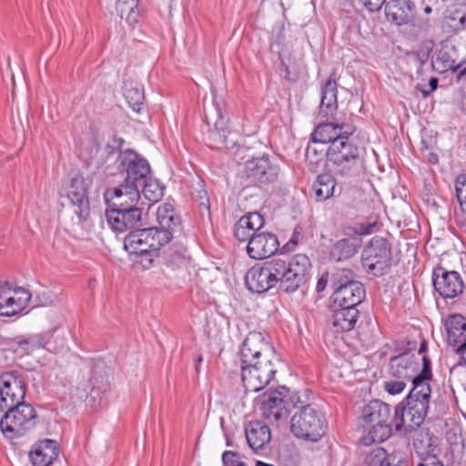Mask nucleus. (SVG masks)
<instances>
[{
	"label": "nucleus",
	"instance_id": "1",
	"mask_svg": "<svg viewBox=\"0 0 466 466\" xmlns=\"http://www.w3.org/2000/svg\"><path fill=\"white\" fill-rule=\"evenodd\" d=\"M310 268V260L305 254H297L289 260L273 258L251 267L245 282L247 288L256 293L275 288L294 293L308 281Z\"/></svg>",
	"mask_w": 466,
	"mask_h": 466
},
{
	"label": "nucleus",
	"instance_id": "2",
	"mask_svg": "<svg viewBox=\"0 0 466 466\" xmlns=\"http://www.w3.org/2000/svg\"><path fill=\"white\" fill-rule=\"evenodd\" d=\"M171 238V232L163 228H138L126 236L124 246L130 254L140 258L139 263L144 268H148L158 257L159 249L167 244Z\"/></svg>",
	"mask_w": 466,
	"mask_h": 466
},
{
	"label": "nucleus",
	"instance_id": "3",
	"mask_svg": "<svg viewBox=\"0 0 466 466\" xmlns=\"http://www.w3.org/2000/svg\"><path fill=\"white\" fill-rule=\"evenodd\" d=\"M355 131L353 127L344 130L343 137H339L328 148V159L331 163L335 175L343 177H357L361 167V148L351 137Z\"/></svg>",
	"mask_w": 466,
	"mask_h": 466
},
{
	"label": "nucleus",
	"instance_id": "4",
	"mask_svg": "<svg viewBox=\"0 0 466 466\" xmlns=\"http://www.w3.org/2000/svg\"><path fill=\"white\" fill-rule=\"evenodd\" d=\"M299 409L290 419V431L299 439L318 441L326 432L324 414L309 404H299Z\"/></svg>",
	"mask_w": 466,
	"mask_h": 466
},
{
	"label": "nucleus",
	"instance_id": "5",
	"mask_svg": "<svg viewBox=\"0 0 466 466\" xmlns=\"http://www.w3.org/2000/svg\"><path fill=\"white\" fill-rule=\"evenodd\" d=\"M5 410L0 420V429L7 439L25 436L35 427L36 411L31 404L23 402L6 407Z\"/></svg>",
	"mask_w": 466,
	"mask_h": 466
},
{
	"label": "nucleus",
	"instance_id": "6",
	"mask_svg": "<svg viewBox=\"0 0 466 466\" xmlns=\"http://www.w3.org/2000/svg\"><path fill=\"white\" fill-rule=\"evenodd\" d=\"M302 403L299 392H290L286 387L270 392L261 404V413L271 423L286 422L291 409Z\"/></svg>",
	"mask_w": 466,
	"mask_h": 466
},
{
	"label": "nucleus",
	"instance_id": "7",
	"mask_svg": "<svg viewBox=\"0 0 466 466\" xmlns=\"http://www.w3.org/2000/svg\"><path fill=\"white\" fill-rule=\"evenodd\" d=\"M391 248L382 237H373L361 252V263L369 274L382 276L391 265Z\"/></svg>",
	"mask_w": 466,
	"mask_h": 466
},
{
	"label": "nucleus",
	"instance_id": "8",
	"mask_svg": "<svg viewBox=\"0 0 466 466\" xmlns=\"http://www.w3.org/2000/svg\"><path fill=\"white\" fill-rule=\"evenodd\" d=\"M422 368L416 360L414 356L408 353L391 358L390 363V373L393 378L400 379L405 381H411L412 387L415 382H425L431 380L432 374L431 370V360L426 357H422Z\"/></svg>",
	"mask_w": 466,
	"mask_h": 466
},
{
	"label": "nucleus",
	"instance_id": "9",
	"mask_svg": "<svg viewBox=\"0 0 466 466\" xmlns=\"http://www.w3.org/2000/svg\"><path fill=\"white\" fill-rule=\"evenodd\" d=\"M274 360H277V355L241 365V380L246 391L258 392L272 380L277 371Z\"/></svg>",
	"mask_w": 466,
	"mask_h": 466
},
{
	"label": "nucleus",
	"instance_id": "10",
	"mask_svg": "<svg viewBox=\"0 0 466 466\" xmlns=\"http://www.w3.org/2000/svg\"><path fill=\"white\" fill-rule=\"evenodd\" d=\"M25 379L18 370L3 372L0 375V410L25 402Z\"/></svg>",
	"mask_w": 466,
	"mask_h": 466
},
{
	"label": "nucleus",
	"instance_id": "11",
	"mask_svg": "<svg viewBox=\"0 0 466 466\" xmlns=\"http://www.w3.org/2000/svg\"><path fill=\"white\" fill-rule=\"evenodd\" d=\"M239 354L242 365L268 357H275L276 352L262 332L251 331L243 341Z\"/></svg>",
	"mask_w": 466,
	"mask_h": 466
},
{
	"label": "nucleus",
	"instance_id": "12",
	"mask_svg": "<svg viewBox=\"0 0 466 466\" xmlns=\"http://www.w3.org/2000/svg\"><path fill=\"white\" fill-rule=\"evenodd\" d=\"M31 293L21 287L12 289L8 282L0 285V316L13 317L24 310L31 299Z\"/></svg>",
	"mask_w": 466,
	"mask_h": 466
},
{
	"label": "nucleus",
	"instance_id": "13",
	"mask_svg": "<svg viewBox=\"0 0 466 466\" xmlns=\"http://www.w3.org/2000/svg\"><path fill=\"white\" fill-rule=\"evenodd\" d=\"M432 283L435 291L443 299H454L462 294L465 288L461 274L454 270H447L442 267L434 268Z\"/></svg>",
	"mask_w": 466,
	"mask_h": 466
},
{
	"label": "nucleus",
	"instance_id": "14",
	"mask_svg": "<svg viewBox=\"0 0 466 466\" xmlns=\"http://www.w3.org/2000/svg\"><path fill=\"white\" fill-rule=\"evenodd\" d=\"M143 208L138 205L119 209H106V219L108 227L116 232L142 226Z\"/></svg>",
	"mask_w": 466,
	"mask_h": 466
},
{
	"label": "nucleus",
	"instance_id": "15",
	"mask_svg": "<svg viewBox=\"0 0 466 466\" xmlns=\"http://www.w3.org/2000/svg\"><path fill=\"white\" fill-rule=\"evenodd\" d=\"M247 177L258 185H267L277 181L279 174L278 165L272 163L268 157L252 158L245 163Z\"/></svg>",
	"mask_w": 466,
	"mask_h": 466
},
{
	"label": "nucleus",
	"instance_id": "16",
	"mask_svg": "<svg viewBox=\"0 0 466 466\" xmlns=\"http://www.w3.org/2000/svg\"><path fill=\"white\" fill-rule=\"evenodd\" d=\"M104 198L109 209L136 207L140 203L138 185L125 181L118 187L107 188L104 193Z\"/></svg>",
	"mask_w": 466,
	"mask_h": 466
},
{
	"label": "nucleus",
	"instance_id": "17",
	"mask_svg": "<svg viewBox=\"0 0 466 466\" xmlns=\"http://www.w3.org/2000/svg\"><path fill=\"white\" fill-rule=\"evenodd\" d=\"M366 295L363 285L356 280H339V285L332 295V308H356Z\"/></svg>",
	"mask_w": 466,
	"mask_h": 466
},
{
	"label": "nucleus",
	"instance_id": "18",
	"mask_svg": "<svg viewBox=\"0 0 466 466\" xmlns=\"http://www.w3.org/2000/svg\"><path fill=\"white\" fill-rule=\"evenodd\" d=\"M430 381L425 382L417 381L414 387L410 390L408 396L402 401L403 404L409 408L413 413V420L419 421V419L424 421L428 410L431 389Z\"/></svg>",
	"mask_w": 466,
	"mask_h": 466
},
{
	"label": "nucleus",
	"instance_id": "19",
	"mask_svg": "<svg viewBox=\"0 0 466 466\" xmlns=\"http://www.w3.org/2000/svg\"><path fill=\"white\" fill-rule=\"evenodd\" d=\"M120 167L127 173L125 181L133 184H140L150 173V166L147 160L140 157L134 150L127 149L119 155Z\"/></svg>",
	"mask_w": 466,
	"mask_h": 466
},
{
	"label": "nucleus",
	"instance_id": "20",
	"mask_svg": "<svg viewBox=\"0 0 466 466\" xmlns=\"http://www.w3.org/2000/svg\"><path fill=\"white\" fill-rule=\"evenodd\" d=\"M66 196L73 208V212L79 220H86L90 214V203L86 181L82 176L71 178Z\"/></svg>",
	"mask_w": 466,
	"mask_h": 466
},
{
	"label": "nucleus",
	"instance_id": "21",
	"mask_svg": "<svg viewBox=\"0 0 466 466\" xmlns=\"http://www.w3.org/2000/svg\"><path fill=\"white\" fill-rule=\"evenodd\" d=\"M247 253L253 259H263L273 255L279 248L276 235L269 232H255L247 245Z\"/></svg>",
	"mask_w": 466,
	"mask_h": 466
},
{
	"label": "nucleus",
	"instance_id": "22",
	"mask_svg": "<svg viewBox=\"0 0 466 466\" xmlns=\"http://www.w3.org/2000/svg\"><path fill=\"white\" fill-rule=\"evenodd\" d=\"M385 15L391 23L406 25L415 16V5L411 0H390L385 5Z\"/></svg>",
	"mask_w": 466,
	"mask_h": 466
},
{
	"label": "nucleus",
	"instance_id": "23",
	"mask_svg": "<svg viewBox=\"0 0 466 466\" xmlns=\"http://www.w3.org/2000/svg\"><path fill=\"white\" fill-rule=\"evenodd\" d=\"M338 85L334 78L329 77L320 88V105L319 116L327 119L332 117L338 109Z\"/></svg>",
	"mask_w": 466,
	"mask_h": 466
},
{
	"label": "nucleus",
	"instance_id": "24",
	"mask_svg": "<svg viewBox=\"0 0 466 466\" xmlns=\"http://www.w3.org/2000/svg\"><path fill=\"white\" fill-rule=\"evenodd\" d=\"M59 449L56 441L46 439L36 443L30 451V459L35 466H49L58 458Z\"/></svg>",
	"mask_w": 466,
	"mask_h": 466
},
{
	"label": "nucleus",
	"instance_id": "25",
	"mask_svg": "<svg viewBox=\"0 0 466 466\" xmlns=\"http://www.w3.org/2000/svg\"><path fill=\"white\" fill-rule=\"evenodd\" d=\"M246 440L253 451L263 449L271 440L268 426L262 421H250L245 428Z\"/></svg>",
	"mask_w": 466,
	"mask_h": 466
},
{
	"label": "nucleus",
	"instance_id": "26",
	"mask_svg": "<svg viewBox=\"0 0 466 466\" xmlns=\"http://www.w3.org/2000/svg\"><path fill=\"white\" fill-rule=\"evenodd\" d=\"M348 127V125L334 122L319 123L311 134V140L314 143H330L331 145L339 137H343L346 135L344 130Z\"/></svg>",
	"mask_w": 466,
	"mask_h": 466
},
{
	"label": "nucleus",
	"instance_id": "27",
	"mask_svg": "<svg viewBox=\"0 0 466 466\" xmlns=\"http://www.w3.org/2000/svg\"><path fill=\"white\" fill-rule=\"evenodd\" d=\"M361 246L358 238H345L337 240L330 248L329 258L334 261H343L354 257Z\"/></svg>",
	"mask_w": 466,
	"mask_h": 466
},
{
	"label": "nucleus",
	"instance_id": "28",
	"mask_svg": "<svg viewBox=\"0 0 466 466\" xmlns=\"http://www.w3.org/2000/svg\"><path fill=\"white\" fill-rule=\"evenodd\" d=\"M390 408L388 404L373 400L361 410V419L365 425L390 421Z\"/></svg>",
	"mask_w": 466,
	"mask_h": 466
},
{
	"label": "nucleus",
	"instance_id": "29",
	"mask_svg": "<svg viewBox=\"0 0 466 466\" xmlns=\"http://www.w3.org/2000/svg\"><path fill=\"white\" fill-rule=\"evenodd\" d=\"M365 466H404L400 452L388 453L383 448L371 450L365 457Z\"/></svg>",
	"mask_w": 466,
	"mask_h": 466
},
{
	"label": "nucleus",
	"instance_id": "30",
	"mask_svg": "<svg viewBox=\"0 0 466 466\" xmlns=\"http://www.w3.org/2000/svg\"><path fill=\"white\" fill-rule=\"evenodd\" d=\"M333 314L331 322L336 331L351 330L358 319L359 310L357 308L347 309L345 307L332 308Z\"/></svg>",
	"mask_w": 466,
	"mask_h": 466
},
{
	"label": "nucleus",
	"instance_id": "31",
	"mask_svg": "<svg viewBox=\"0 0 466 466\" xmlns=\"http://www.w3.org/2000/svg\"><path fill=\"white\" fill-rule=\"evenodd\" d=\"M412 411L407 408L403 402L398 404L395 408L393 417V424L395 429L399 431L410 432L418 429L423 421L419 419V421L413 420Z\"/></svg>",
	"mask_w": 466,
	"mask_h": 466
},
{
	"label": "nucleus",
	"instance_id": "32",
	"mask_svg": "<svg viewBox=\"0 0 466 466\" xmlns=\"http://www.w3.org/2000/svg\"><path fill=\"white\" fill-rule=\"evenodd\" d=\"M445 329L447 331V341L450 345L456 346L466 338V319L460 314L451 315L445 320Z\"/></svg>",
	"mask_w": 466,
	"mask_h": 466
},
{
	"label": "nucleus",
	"instance_id": "33",
	"mask_svg": "<svg viewBox=\"0 0 466 466\" xmlns=\"http://www.w3.org/2000/svg\"><path fill=\"white\" fill-rule=\"evenodd\" d=\"M335 178L329 174H320L312 185L317 201H324L333 196L335 191Z\"/></svg>",
	"mask_w": 466,
	"mask_h": 466
},
{
	"label": "nucleus",
	"instance_id": "34",
	"mask_svg": "<svg viewBox=\"0 0 466 466\" xmlns=\"http://www.w3.org/2000/svg\"><path fill=\"white\" fill-rule=\"evenodd\" d=\"M116 9L121 19H125L130 25L139 22L141 10L138 0H117Z\"/></svg>",
	"mask_w": 466,
	"mask_h": 466
},
{
	"label": "nucleus",
	"instance_id": "35",
	"mask_svg": "<svg viewBox=\"0 0 466 466\" xmlns=\"http://www.w3.org/2000/svg\"><path fill=\"white\" fill-rule=\"evenodd\" d=\"M368 433L362 437L363 445L369 446L375 442H382L391 435V425L390 422H378L370 424Z\"/></svg>",
	"mask_w": 466,
	"mask_h": 466
},
{
	"label": "nucleus",
	"instance_id": "36",
	"mask_svg": "<svg viewBox=\"0 0 466 466\" xmlns=\"http://www.w3.org/2000/svg\"><path fill=\"white\" fill-rule=\"evenodd\" d=\"M124 96L134 112L140 113L142 111L145 96L143 89L137 84L126 82Z\"/></svg>",
	"mask_w": 466,
	"mask_h": 466
},
{
	"label": "nucleus",
	"instance_id": "37",
	"mask_svg": "<svg viewBox=\"0 0 466 466\" xmlns=\"http://www.w3.org/2000/svg\"><path fill=\"white\" fill-rule=\"evenodd\" d=\"M47 334H35L17 341L16 352L29 354L37 349L44 348L48 343Z\"/></svg>",
	"mask_w": 466,
	"mask_h": 466
},
{
	"label": "nucleus",
	"instance_id": "38",
	"mask_svg": "<svg viewBox=\"0 0 466 466\" xmlns=\"http://www.w3.org/2000/svg\"><path fill=\"white\" fill-rule=\"evenodd\" d=\"M139 186H142L144 197L151 202L158 201L164 194V188L159 183L148 177L145 180H142L140 184H138V187Z\"/></svg>",
	"mask_w": 466,
	"mask_h": 466
},
{
	"label": "nucleus",
	"instance_id": "39",
	"mask_svg": "<svg viewBox=\"0 0 466 466\" xmlns=\"http://www.w3.org/2000/svg\"><path fill=\"white\" fill-rule=\"evenodd\" d=\"M192 198L197 202L199 208L209 210V198L203 180L198 179L190 192Z\"/></svg>",
	"mask_w": 466,
	"mask_h": 466
},
{
	"label": "nucleus",
	"instance_id": "40",
	"mask_svg": "<svg viewBox=\"0 0 466 466\" xmlns=\"http://www.w3.org/2000/svg\"><path fill=\"white\" fill-rule=\"evenodd\" d=\"M240 225L248 227L252 232H258L264 225V218L259 213L251 212L240 218Z\"/></svg>",
	"mask_w": 466,
	"mask_h": 466
},
{
	"label": "nucleus",
	"instance_id": "41",
	"mask_svg": "<svg viewBox=\"0 0 466 466\" xmlns=\"http://www.w3.org/2000/svg\"><path fill=\"white\" fill-rule=\"evenodd\" d=\"M157 216L162 227H170L176 224L177 218L174 217V209L169 204H164L158 207Z\"/></svg>",
	"mask_w": 466,
	"mask_h": 466
},
{
	"label": "nucleus",
	"instance_id": "42",
	"mask_svg": "<svg viewBox=\"0 0 466 466\" xmlns=\"http://www.w3.org/2000/svg\"><path fill=\"white\" fill-rule=\"evenodd\" d=\"M279 74L282 77L289 82H296L299 78V71L295 64L287 63L282 60L281 66L279 68Z\"/></svg>",
	"mask_w": 466,
	"mask_h": 466
},
{
	"label": "nucleus",
	"instance_id": "43",
	"mask_svg": "<svg viewBox=\"0 0 466 466\" xmlns=\"http://www.w3.org/2000/svg\"><path fill=\"white\" fill-rule=\"evenodd\" d=\"M455 190L458 201L463 211L466 210V175H460L455 180Z\"/></svg>",
	"mask_w": 466,
	"mask_h": 466
},
{
	"label": "nucleus",
	"instance_id": "44",
	"mask_svg": "<svg viewBox=\"0 0 466 466\" xmlns=\"http://www.w3.org/2000/svg\"><path fill=\"white\" fill-rule=\"evenodd\" d=\"M406 385H407V381L392 377L391 379L384 381L383 387H384V390L389 394L397 395V394L401 393L404 390V389L406 388Z\"/></svg>",
	"mask_w": 466,
	"mask_h": 466
},
{
	"label": "nucleus",
	"instance_id": "45",
	"mask_svg": "<svg viewBox=\"0 0 466 466\" xmlns=\"http://www.w3.org/2000/svg\"><path fill=\"white\" fill-rule=\"evenodd\" d=\"M255 232H252L248 227H244V225H240V218L237 222L235 226L234 235L235 238L239 242L249 241L250 238L253 237Z\"/></svg>",
	"mask_w": 466,
	"mask_h": 466
},
{
	"label": "nucleus",
	"instance_id": "46",
	"mask_svg": "<svg viewBox=\"0 0 466 466\" xmlns=\"http://www.w3.org/2000/svg\"><path fill=\"white\" fill-rule=\"evenodd\" d=\"M279 461L283 466H298L299 456L296 451H284L279 454Z\"/></svg>",
	"mask_w": 466,
	"mask_h": 466
},
{
	"label": "nucleus",
	"instance_id": "47",
	"mask_svg": "<svg viewBox=\"0 0 466 466\" xmlns=\"http://www.w3.org/2000/svg\"><path fill=\"white\" fill-rule=\"evenodd\" d=\"M239 454L236 451H226L222 454V461L226 466H248L238 461Z\"/></svg>",
	"mask_w": 466,
	"mask_h": 466
},
{
	"label": "nucleus",
	"instance_id": "48",
	"mask_svg": "<svg viewBox=\"0 0 466 466\" xmlns=\"http://www.w3.org/2000/svg\"><path fill=\"white\" fill-rule=\"evenodd\" d=\"M376 222L360 223L353 228V232L359 236H366L374 232Z\"/></svg>",
	"mask_w": 466,
	"mask_h": 466
},
{
	"label": "nucleus",
	"instance_id": "49",
	"mask_svg": "<svg viewBox=\"0 0 466 466\" xmlns=\"http://www.w3.org/2000/svg\"><path fill=\"white\" fill-rule=\"evenodd\" d=\"M360 3L369 10L370 12L379 11L382 5H386V0H360Z\"/></svg>",
	"mask_w": 466,
	"mask_h": 466
},
{
	"label": "nucleus",
	"instance_id": "50",
	"mask_svg": "<svg viewBox=\"0 0 466 466\" xmlns=\"http://www.w3.org/2000/svg\"><path fill=\"white\" fill-rule=\"evenodd\" d=\"M460 343L461 345L459 346L457 352L460 355L459 364L462 365V363L466 361V337L465 339Z\"/></svg>",
	"mask_w": 466,
	"mask_h": 466
},
{
	"label": "nucleus",
	"instance_id": "51",
	"mask_svg": "<svg viewBox=\"0 0 466 466\" xmlns=\"http://www.w3.org/2000/svg\"><path fill=\"white\" fill-rule=\"evenodd\" d=\"M438 83H439V80H438L437 77H435V76L431 77V79L429 81L430 89L429 90H422V93H423L424 96H427L431 92L435 91L437 89V87H438Z\"/></svg>",
	"mask_w": 466,
	"mask_h": 466
},
{
	"label": "nucleus",
	"instance_id": "52",
	"mask_svg": "<svg viewBox=\"0 0 466 466\" xmlns=\"http://www.w3.org/2000/svg\"><path fill=\"white\" fill-rule=\"evenodd\" d=\"M328 283V274L323 275L317 282L316 290L321 292L325 289Z\"/></svg>",
	"mask_w": 466,
	"mask_h": 466
},
{
	"label": "nucleus",
	"instance_id": "53",
	"mask_svg": "<svg viewBox=\"0 0 466 466\" xmlns=\"http://www.w3.org/2000/svg\"><path fill=\"white\" fill-rule=\"evenodd\" d=\"M299 237H300V233L299 231L295 230L291 238L289 239V244L291 243L293 245H297L299 242Z\"/></svg>",
	"mask_w": 466,
	"mask_h": 466
},
{
	"label": "nucleus",
	"instance_id": "54",
	"mask_svg": "<svg viewBox=\"0 0 466 466\" xmlns=\"http://www.w3.org/2000/svg\"><path fill=\"white\" fill-rule=\"evenodd\" d=\"M457 79L466 81V66L458 72Z\"/></svg>",
	"mask_w": 466,
	"mask_h": 466
},
{
	"label": "nucleus",
	"instance_id": "55",
	"mask_svg": "<svg viewBox=\"0 0 466 466\" xmlns=\"http://www.w3.org/2000/svg\"><path fill=\"white\" fill-rule=\"evenodd\" d=\"M352 272L349 269H342L341 272H340V277H345L346 279H348L349 276H351Z\"/></svg>",
	"mask_w": 466,
	"mask_h": 466
},
{
	"label": "nucleus",
	"instance_id": "56",
	"mask_svg": "<svg viewBox=\"0 0 466 466\" xmlns=\"http://www.w3.org/2000/svg\"><path fill=\"white\" fill-rule=\"evenodd\" d=\"M256 466H274V465L268 464V463H266V462H263V461H258L257 463H256Z\"/></svg>",
	"mask_w": 466,
	"mask_h": 466
},
{
	"label": "nucleus",
	"instance_id": "57",
	"mask_svg": "<svg viewBox=\"0 0 466 466\" xmlns=\"http://www.w3.org/2000/svg\"><path fill=\"white\" fill-rule=\"evenodd\" d=\"M425 348H426V342L424 341V342H422V343L420 344V347L419 352H420V353L423 352V350H425Z\"/></svg>",
	"mask_w": 466,
	"mask_h": 466
},
{
	"label": "nucleus",
	"instance_id": "58",
	"mask_svg": "<svg viewBox=\"0 0 466 466\" xmlns=\"http://www.w3.org/2000/svg\"><path fill=\"white\" fill-rule=\"evenodd\" d=\"M433 466H444V464L441 461L437 460L433 462Z\"/></svg>",
	"mask_w": 466,
	"mask_h": 466
},
{
	"label": "nucleus",
	"instance_id": "59",
	"mask_svg": "<svg viewBox=\"0 0 466 466\" xmlns=\"http://www.w3.org/2000/svg\"><path fill=\"white\" fill-rule=\"evenodd\" d=\"M424 12H425L426 14H430V13H431V6H426V7L424 8Z\"/></svg>",
	"mask_w": 466,
	"mask_h": 466
},
{
	"label": "nucleus",
	"instance_id": "60",
	"mask_svg": "<svg viewBox=\"0 0 466 466\" xmlns=\"http://www.w3.org/2000/svg\"><path fill=\"white\" fill-rule=\"evenodd\" d=\"M202 360H203V359H202V357H201V356H199V357H198V363H197V365H196V369H197V370H198V364L202 361Z\"/></svg>",
	"mask_w": 466,
	"mask_h": 466
},
{
	"label": "nucleus",
	"instance_id": "61",
	"mask_svg": "<svg viewBox=\"0 0 466 466\" xmlns=\"http://www.w3.org/2000/svg\"><path fill=\"white\" fill-rule=\"evenodd\" d=\"M437 161V157L436 156H432L431 158H430V162L431 163H435Z\"/></svg>",
	"mask_w": 466,
	"mask_h": 466
},
{
	"label": "nucleus",
	"instance_id": "62",
	"mask_svg": "<svg viewBox=\"0 0 466 466\" xmlns=\"http://www.w3.org/2000/svg\"><path fill=\"white\" fill-rule=\"evenodd\" d=\"M460 67H461V66H460V65H458V66H456L452 69V71H453V72H457V71L459 70V68H460Z\"/></svg>",
	"mask_w": 466,
	"mask_h": 466
},
{
	"label": "nucleus",
	"instance_id": "63",
	"mask_svg": "<svg viewBox=\"0 0 466 466\" xmlns=\"http://www.w3.org/2000/svg\"><path fill=\"white\" fill-rule=\"evenodd\" d=\"M250 374H251V376H252V377H255V378L258 376V374L256 373V371H252V370H250Z\"/></svg>",
	"mask_w": 466,
	"mask_h": 466
},
{
	"label": "nucleus",
	"instance_id": "64",
	"mask_svg": "<svg viewBox=\"0 0 466 466\" xmlns=\"http://www.w3.org/2000/svg\"><path fill=\"white\" fill-rule=\"evenodd\" d=\"M231 444V441H229L228 440L227 441V445L229 446Z\"/></svg>",
	"mask_w": 466,
	"mask_h": 466
}]
</instances>
